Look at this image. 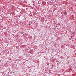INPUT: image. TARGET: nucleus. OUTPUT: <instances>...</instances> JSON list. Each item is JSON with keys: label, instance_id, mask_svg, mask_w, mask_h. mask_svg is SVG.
Wrapping results in <instances>:
<instances>
[{"label": "nucleus", "instance_id": "f257e3e1", "mask_svg": "<svg viewBox=\"0 0 76 76\" xmlns=\"http://www.w3.org/2000/svg\"><path fill=\"white\" fill-rule=\"evenodd\" d=\"M74 28H75V27H74Z\"/></svg>", "mask_w": 76, "mask_h": 76}]
</instances>
